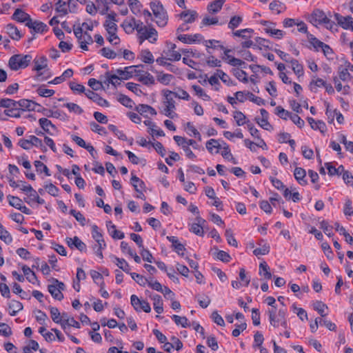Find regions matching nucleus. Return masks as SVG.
Listing matches in <instances>:
<instances>
[{"instance_id": "59", "label": "nucleus", "mask_w": 353, "mask_h": 353, "mask_svg": "<svg viewBox=\"0 0 353 353\" xmlns=\"http://www.w3.org/2000/svg\"><path fill=\"white\" fill-rule=\"evenodd\" d=\"M264 341L263 335L259 331L256 332L254 335V343L253 347L257 348L259 347L262 346V344Z\"/></svg>"}, {"instance_id": "15", "label": "nucleus", "mask_w": 353, "mask_h": 353, "mask_svg": "<svg viewBox=\"0 0 353 353\" xmlns=\"http://www.w3.org/2000/svg\"><path fill=\"white\" fill-rule=\"evenodd\" d=\"M12 19L18 22L25 23V24L27 22H30V21L32 19L28 13L25 12L20 8L15 10L12 15Z\"/></svg>"}, {"instance_id": "4", "label": "nucleus", "mask_w": 353, "mask_h": 353, "mask_svg": "<svg viewBox=\"0 0 353 353\" xmlns=\"http://www.w3.org/2000/svg\"><path fill=\"white\" fill-rule=\"evenodd\" d=\"M130 303L137 312L143 311L146 313H149L151 311L149 303L145 300L140 299L135 294H132L130 296Z\"/></svg>"}, {"instance_id": "26", "label": "nucleus", "mask_w": 353, "mask_h": 353, "mask_svg": "<svg viewBox=\"0 0 353 353\" xmlns=\"http://www.w3.org/2000/svg\"><path fill=\"white\" fill-rule=\"evenodd\" d=\"M259 274L260 276L264 277V279L266 280H269L272 278L270 267L265 261L260 263Z\"/></svg>"}, {"instance_id": "24", "label": "nucleus", "mask_w": 353, "mask_h": 353, "mask_svg": "<svg viewBox=\"0 0 353 353\" xmlns=\"http://www.w3.org/2000/svg\"><path fill=\"white\" fill-rule=\"evenodd\" d=\"M259 247L254 250L253 254L258 256L259 255H265L270 252V245L266 243L263 240H261L259 243Z\"/></svg>"}, {"instance_id": "22", "label": "nucleus", "mask_w": 353, "mask_h": 353, "mask_svg": "<svg viewBox=\"0 0 353 353\" xmlns=\"http://www.w3.org/2000/svg\"><path fill=\"white\" fill-rule=\"evenodd\" d=\"M9 204L15 208L21 210L22 212L26 214H30L31 210L28 208L23 203V200H8Z\"/></svg>"}, {"instance_id": "62", "label": "nucleus", "mask_w": 353, "mask_h": 353, "mask_svg": "<svg viewBox=\"0 0 353 353\" xmlns=\"http://www.w3.org/2000/svg\"><path fill=\"white\" fill-rule=\"evenodd\" d=\"M67 3L63 0H58L56 3V11L59 12L61 15H65L68 14V9L65 8Z\"/></svg>"}, {"instance_id": "6", "label": "nucleus", "mask_w": 353, "mask_h": 353, "mask_svg": "<svg viewBox=\"0 0 353 353\" xmlns=\"http://www.w3.org/2000/svg\"><path fill=\"white\" fill-rule=\"evenodd\" d=\"M310 22L314 25L330 23V19L327 17L323 11L319 9L314 10L310 17Z\"/></svg>"}, {"instance_id": "12", "label": "nucleus", "mask_w": 353, "mask_h": 353, "mask_svg": "<svg viewBox=\"0 0 353 353\" xmlns=\"http://www.w3.org/2000/svg\"><path fill=\"white\" fill-rule=\"evenodd\" d=\"M16 103H17L16 106H17L19 108V109L20 110V111H22V112L26 111V110H28V111L35 110L36 105H37V103H34V101H32L31 100L26 99H21L17 101H16Z\"/></svg>"}, {"instance_id": "17", "label": "nucleus", "mask_w": 353, "mask_h": 353, "mask_svg": "<svg viewBox=\"0 0 353 353\" xmlns=\"http://www.w3.org/2000/svg\"><path fill=\"white\" fill-rule=\"evenodd\" d=\"M131 183L138 193L137 195V198L142 199L143 197H145V195L142 192L144 183L139 177L136 176H132L131 178Z\"/></svg>"}, {"instance_id": "16", "label": "nucleus", "mask_w": 353, "mask_h": 353, "mask_svg": "<svg viewBox=\"0 0 353 353\" xmlns=\"http://www.w3.org/2000/svg\"><path fill=\"white\" fill-rule=\"evenodd\" d=\"M270 181L272 182L273 186L279 190L283 191V195L285 199L288 198L289 194L291 193V191L289 188H286L285 185L283 183V182L274 177H270Z\"/></svg>"}, {"instance_id": "58", "label": "nucleus", "mask_w": 353, "mask_h": 353, "mask_svg": "<svg viewBox=\"0 0 353 353\" xmlns=\"http://www.w3.org/2000/svg\"><path fill=\"white\" fill-rule=\"evenodd\" d=\"M4 114L8 117L19 118L21 117V111L17 106L6 109Z\"/></svg>"}, {"instance_id": "25", "label": "nucleus", "mask_w": 353, "mask_h": 353, "mask_svg": "<svg viewBox=\"0 0 353 353\" xmlns=\"http://www.w3.org/2000/svg\"><path fill=\"white\" fill-rule=\"evenodd\" d=\"M9 314L11 316H15L23 309V305L21 302L15 300H11L8 303Z\"/></svg>"}, {"instance_id": "31", "label": "nucleus", "mask_w": 353, "mask_h": 353, "mask_svg": "<svg viewBox=\"0 0 353 353\" xmlns=\"http://www.w3.org/2000/svg\"><path fill=\"white\" fill-rule=\"evenodd\" d=\"M32 267L39 268L42 273L45 275H48L50 272V269L48 263L45 261L40 262L39 258L34 259V265H33Z\"/></svg>"}, {"instance_id": "36", "label": "nucleus", "mask_w": 353, "mask_h": 353, "mask_svg": "<svg viewBox=\"0 0 353 353\" xmlns=\"http://www.w3.org/2000/svg\"><path fill=\"white\" fill-rule=\"evenodd\" d=\"M157 80L163 85H168L174 78L173 75L164 74L163 72H157Z\"/></svg>"}, {"instance_id": "48", "label": "nucleus", "mask_w": 353, "mask_h": 353, "mask_svg": "<svg viewBox=\"0 0 353 353\" xmlns=\"http://www.w3.org/2000/svg\"><path fill=\"white\" fill-rule=\"evenodd\" d=\"M106 248V243L105 241L101 242V245L96 243L93 246V250L95 253V254L101 259L103 258V250H104Z\"/></svg>"}, {"instance_id": "64", "label": "nucleus", "mask_w": 353, "mask_h": 353, "mask_svg": "<svg viewBox=\"0 0 353 353\" xmlns=\"http://www.w3.org/2000/svg\"><path fill=\"white\" fill-rule=\"evenodd\" d=\"M100 52L102 56L110 59H113L117 56V54L114 50L108 48H103L101 49Z\"/></svg>"}, {"instance_id": "19", "label": "nucleus", "mask_w": 353, "mask_h": 353, "mask_svg": "<svg viewBox=\"0 0 353 353\" xmlns=\"http://www.w3.org/2000/svg\"><path fill=\"white\" fill-rule=\"evenodd\" d=\"M107 228L110 235L115 239H123L125 236L124 233L121 231L117 230L116 225L111 221L107 222Z\"/></svg>"}, {"instance_id": "37", "label": "nucleus", "mask_w": 353, "mask_h": 353, "mask_svg": "<svg viewBox=\"0 0 353 353\" xmlns=\"http://www.w3.org/2000/svg\"><path fill=\"white\" fill-rule=\"evenodd\" d=\"M164 97L165 98V101H164L165 106L168 108H172L173 110L175 109V101L173 98L171 97L173 92L166 90H163Z\"/></svg>"}, {"instance_id": "41", "label": "nucleus", "mask_w": 353, "mask_h": 353, "mask_svg": "<svg viewBox=\"0 0 353 353\" xmlns=\"http://www.w3.org/2000/svg\"><path fill=\"white\" fill-rule=\"evenodd\" d=\"M171 318L174 321L176 325H181L182 327H188L190 325L188 320L185 316H181L174 314L171 316Z\"/></svg>"}, {"instance_id": "1", "label": "nucleus", "mask_w": 353, "mask_h": 353, "mask_svg": "<svg viewBox=\"0 0 353 353\" xmlns=\"http://www.w3.org/2000/svg\"><path fill=\"white\" fill-rule=\"evenodd\" d=\"M150 8L156 18V23L160 27H164L168 20L166 10L159 1H152L150 3Z\"/></svg>"}, {"instance_id": "7", "label": "nucleus", "mask_w": 353, "mask_h": 353, "mask_svg": "<svg viewBox=\"0 0 353 353\" xmlns=\"http://www.w3.org/2000/svg\"><path fill=\"white\" fill-rule=\"evenodd\" d=\"M139 34V39L140 44H141L145 39L150 40V39H152V41H150L151 43H154L157 40V31L154 28L148 29L145 26L143 28V32Z\"/></svg>"}, {"instance_id": "3", "label": "nucleus", "mask_w": 353, "mask_h": 353, "mask_svg": "<svg viewBox=\"0 0 353 353\" xmlns=\"http://www.w3.org/2000/svg\"><path fill=\"white\" fill-rule=\"evenodd\" d=\"M64 283L59 281L56 279H53L52 283L48 285V292L54 299L59 301H61L63 299L62 291L64 290Z\"/></svg>"}, {"instance_id": "38", "label": "nucleus", "mask_w": 353, "mask_h": 353, "mask_svg": "<svg viewBox=\"0 0 353 353\" xmlns=\"http://www.w3.org/2000/svg\"><path fill=\"white\" fill-rule=\"evenodd\" d=\"M289 63H291L292 70L298 77L303 75V67L296 59H291Z\"/></svg>"}, {"instance_id": "47", "label": "nucleus", "mask_w": 353, "mask_h": 353, "mask_svg": "<svg viewBox=\"0 0 353 353\" xmlns=\"http://www.w3.org/2000/svg\"><path fill=\"white\" fill-rule=\"evenodd\" d=\"M39 123L42 129L47 133H50L48 128L50 126L53 129L56 130V126L46 118H41L39 120Z\"/></svg>"}, {"instance_id": "50", "label": "nucleus", "mask_w": 353, "mask_h": 353, "mask_svg": "<svg viewBox=\"0 0 353 353\" xmlns=\"http://www.w3.org/2000/svg\"><path fill=\"white\" fill-rule=\"evenodd\" d=\"M129 274H130L132 279H134L141 286H145L148 281V279L137 273L130 272Z\"/></svg>"}, {"instance_id": "53", "label": "nucleus", "mask_w": 353, "mask_h": 353, "mask_svg": "<svg viewBox=\"0 0 353 353\" xmlns=\"http://www.w3.org/2000/svg\"><path fill=\"white\" fill-rule=\"evenodd\" d=\"M192 88L195 92L196 94L198 95L199 97L202 98L205 101H210V97L209 95H208L203 90V89L197 85H193L192 86Z\"/></svg>"}, {"instance_id": "34", "label": "nucleus", "mask_w": 353, "mask_h": 353, "mask_svg": "<svg viewBox=\"0 0 353 353\" xmlns=\"http://www.w3.org/2000/svg\"><path fill=\"white\" fill-rule=\"evenodd\" d=\"M91 234L96 243L101 245V242L105 241L100 229L96 225L92 226Z\"/></svg>"}, {"instance_id": "39", "label": "nucleus", "mask_w": 353, "mask_h": 353, "mask_svg": "<svg viewBox=\"0 0 353 353\" xmlns=\"http://www.w3.org/2000/svg\"><path fill=\"white\" fill-rule=\"evenodd\" d=\"M313 308L322 316L324 317L327 316V313L325 312V310L327 309V306L323 303L322 301H316L313 303Z\"/></svg>"}, {"instance_id": "35", "label": "nucleus", "mask_w": 353, "mask_h": 353, "mask_svg": "<svg viewBox=\"0 0 353 353\" xmlns=\"http://www.w3.org/2000/svg\"><path fill=\"white\" fill-rule=\"evenodd\" d=\"M276 307L274 306L268 311L270 324L274 327H278L279 325V319L276 316Z\"/></svg>"}, {"instance_id": "23", "label": "nucleus", "mask_w": 353, "mask_h": 353, "mask_svg": "<svg viewBox=\"0 0 353 353\" xmlns=\"http://www.w3.org/2000/svg\"><path fill=\"white\" fill-rule=\"evenodd\" d=\"M225 0H215L208 6V11L210 13L215 14L219 12L224 4Z\"/></svg>"}, {"instance_id": "32", "label": "nucleus", "mask_w": 353, "mask_h": 353, "mask_svg": "<svg viewBox=\"0 0 353 353\" xmlns=\"http://www.w3.org/2000/svg\"><path fill=\"white\" fill-rule=\"evenodd\" d=\"M136 110L141 114L149 112L152 115H156L157 111L152 106L146 104H139L136 107Z\"/></svg>"}, {"instance_id": "18", "label": "nucleus", "mask_w": 353, "mask_h": 353, "mask_svg": "<svg viewBox=\"0 0 353 353\" xmlns=\"http://www.w3.org/2000/svg\"><path fill=\"white\" fill-rule=\"evenodd\" d=\"M150 298L153 301V307L154 311L158 314H161L163 312V300L159 294H150Z\"/></svg>"}, {"instance_id": "13", "label": "nucleus", "mask_w": 353, "mask_h": 353, "mask_svg": "<svg viewBox=\"0 0 353 353\" xmlns=\"http://www.w3.org/2000/svg\"><path fill=\"white\" fill-rule=\"evenodd\" d=\"M66 243L70 248H77L81 252L86 250V245L77 236L66 238Z\"/></svg>"}, {"instance_id": "29", "label": "nucleus", "mask_w": 353, "mask_h": 353, "mask_svg": "<svg viewBox=\"0 0 353 353\" xmlns=\"http://www.w3.org/2000/svg\"><path fill=\"white\" fill-rule=\"evenodd\" d=\"M112 257L114 259V262L116 263V265L120 269H121L123 271L128 274L130 272V265L124 259H120L115 256H112Z\"/></svg>"}, {"instance_id": "28", "label": "nucleus", "mask_w": 353, "mask_h": 353, "mask_svg": "<svg viewBox=\"0 0 353 353\" xmlns=\"http://www.w3.org/2000/svg\"><path fill=\"white\" fill-rule=\"evenodd\" d=\"M294 175L295 179L299 183V184L303 185H305L307 181L305 179L306 176L305 170L301 168H296L294 170Z\"/></svg>"}, {"instance_id": "52", "label": "nucleus", "mask_w": 353, "mask_h": 353, "mask_svg": "<svg viewBox=\"0 0 353 353\" xmlns=\"http://www.w3.org/2000/svg\"><path fill=\"white\" fill-rule=\"evenodd\" d=\"M37 94L43 97H49L52 96L54 94V90H50L45 88V85H42L38 88L37 90Z\"/></svg>"}, {"instance_id": "40", "label": "nucleus", "mask_w": 353, "mask_h": 353, "mask_svg": "<svg viewBox=\"0 0 353 353\" xmlns=\"http://www.w3.org/2000/svg\"><path fill=\"white\" fill-rule=\"evenodd\" d=\"M50 316H51L52 320L54 323L60 324L61 325L62 323H63V320L61 318V313H60L59 310H58V308H57L55 307H50Z\"/></svg>"}, {"instance_id": "56", "label": "nucleus", "mask_w": 353, "mask_h": 353, "mask_svg": "<svg viewBox=\"0 0 353 353\" xmlns=\"http://www.w3.org/2000/svg\"><path fill=\"white\" fill-rule=\"evenodd\" d=\"M216 75L220 79L228 85H234L230 77L221 70H216Z\"/></svg>"}, {"instance_id": "30", "label": "nucleus", "mask_w": 353, "mask_h": 353, "mask_svg": "<svg viewBox=\"0 0 353 353\" xmlns=\"http://www.w3.org/2000/svg\"><path fill=\"white\" fill-rule=\"evenodd\" d=\"M197 13L194 10L183 11L180 14V17L185 19V22L192 23L195 21Z\"/></svg>"}, {"instance_id": "11", "label": "nucleus", "mask_w": 353, "mask_h": 353, "mask_svg": "<svg viewBox=\"0 0 353 353\" xmlns=\"http://www.w3.org/2000/svg\"><path fill=\"white\" fill-rule=\"evenodd\" d=\"M143 67V65H132L125 67L124 69L116 70V73L120 76L122 79L127 80L130 79L134 75V72H136L135 68Z\"/></svg>"}, {"instance_id": "51", "label": "nucleus", "mask_w": 353, "mask_h": 353, "mask_svg": "<svg viewBox=\"0 0 353 353\" xmlns=\"http://www.w3.org/2000/svg\"><path fill=\"white\" fill-rule=\"evenodd\" d=\"M118 101L124 106L126 108H132L133 106V101L132 100L129 98L128 96L120 94L118 97Z\"/></svg>"}, {"instance_id": "43", "label": "nucleus", "mask_w": 353, "mask_h": 353, "mask_svg": "<svg viewBox=\"0 0 353 353\" xmlns=\"http://www.w3.org/2000/svg\"><path fill=\"white\" fill-rule=\"evenodd\" d=\"M22 185L21 190L25 192L28 196H33L34 199H40L37 192L30 186L26 185V183L23 181H20Z\"/></svg>"}, {"instance_id": "14", "label": "nucleus", "mask_w": 353, "mask_h": 353, "mask_svg": "<svg viewBox=\"0 0 353 353\" xmlns=\"http://www.w3.org/2000/svg\"><path fill=\"white\" fill-rule=\"evenodd\" d=\"M85 94L88 99L92 100L94 102H96L99 105L105 107L109 106V103L107 100L103 99L97 93L94 92L92 90H86Z\"/></svg>"}, {"instance_id": "21", "label": "nucleus", "mask_w": 353, "mask_h": 353, "mask_svg": "<svg viewBox=\"0 0 353 353\" xmlns=\"http://www.w3.org/2000/svg\"><path fill=\"white\" fill-rule=\"evenodd\" d=\"M307 120L313 130H319L323 134L326 131V125L323 121L320 120L315 121L312 117H307Z\"/></svg>"}, {"instance_id": "55", "label": "nucleus", "mask_w": 353, "mask_h": 353, "mask_svg": "<svg viewBox=\"0 0 353 353\" xmlns=\"http://www.w3.org/2000/svg\"><path fill=\"white\" fill-rule=\"evenodd\" d=\"M234 119H235L236 124L239 126L247 123V122L245 121L246 117L241 111L236 110L234 112Z\"/></svg>"}, {"instance_id": "33", "label": "nucleus", "mask_w": 353, "mask_h": 353, "mask_svg": "<svg viewBox=\"0 0 353 353\" xmlns=\"http://www.w3.org/2000/svg\"><path fill=\"white\" fill-rule=\"evenodd\" d=\"M34 70L39 72L40 70L47 68V58L45 56L40 57L38 59L34 60Z\"/></svg>"}, {"instance_id": "57", "label": "nucleus", "mask_w": 353, "mask_h": 353, "mask_svg": "<svg viewBox=\"0 0 353 353\" xmlns=\"http://www.w3.org/2000/svg\"><path fill=\"white\" fill-rule=\"evenodd\" d=\"M156 61H157V63H159L161 65H163V66L168 67V70L170 71L174 72V73H176V71L178 70V68L175 65H172V64H171L170 63L166 62L165 61V58H163L162 57L157 58L156 59Z\"/></svg>"}, {"instance_id": "63", "label": "nucleus", "mask_w": 353, "mask_h": 353, "mask_svg": "<svg viewBox=\"0 0 353 353\" xmlns=\"http://www.w3.org/2000/svg\"><path fill=\"white\" fill-rule=\"evenodd\" d=\"M307 39H309L310 43L312 45V46L316 50H318L319 48H321L323 45L324 44L323 42L319 41L313 34L310 33H307Z\"/></svg>"}, {"instance_id": "27", "label": "nucleus", "mask_w": 353, "mask_h": 353, "mask_svg": "<svg viewBox=\"0 0 353 353\" xmlns=\"http://www.w3.org/2000/svg\"><path fill=\"white\" fill-rule=\"evenodd\" d=\"M69 327H76V328H80L81 326H80V323L78 321H77L72 317V318L64 319L63 320L61 327L65 331V332L66 334H68L67 333V329Z\"/></svg>"}, {"instance_id": "8", "label": "nucleus", "mask_w": 353, "mask_h": 353, "mask_svg": "<svg viewBox=\"0 0 353 353\" xmlns=\"http://www.w3.org/2000/svg\"><path fill=\"white\" fill-rule=\"evenodd\" d=\"M334 18L338 24L343 29L353 28V18L351 16L343 17L339 13L334 14Z\"/></svg>"}, {"instance_id": "2", "label": "nucleus", "mask_w": 353, "mask_h": 353, "mask_svg": "<svg viewBox=\"0 0 353 353\" xmlns=\"http://www.w3.org/2000/svg\"><path fill=\"white\" fill-rule=\"evenodd\" d=\"M32 57L30 54H17L12 56L8 61V65L12 70L17 71L27 68Z\"/></svg>"}, {"instance_id": "45", "label": "nucleus", "mask_w": 353, "mask_h": 353, "mask_svg": "<svg viewBox=\"0 0 353 353\" xmlns=\"http://www.w3.org/2000/svg\"><path fill=\"white\" fill-rule=\"evenodd\" d=\"M199 305L203 308H206L210 304L211 300L208 295L198 294L196 296Z\"/></svg>"}, {"instance_id": "9", "label": "nucleus", "mask_w": 353, "mask_h": 353, "mask_svg": "<svg viewBox=\"0 0 353 353\" xmlns=\"http://www.w3.org/2000/svg\"><path fill=\"white\" fill-rule=\"evenodd\" d=\"M26 26L32 30V32L36 33H43L48 30V27L46 23L39 21H32L26 23Z\"/></svg>"}, {"instance_id": "5", "label": "nucleus", "mask_w": 353, "mask_h": 353, "mask_svg": "<svg viewBox=\"0 0 353 353\" xmlns=\"http://www.w3.org/2000/svg\"><path fill=\"white\" fill-rule=\"evenodd\" d=\"M206 221L203 219L201 216H196L195 222L188 224L190 232L199 236H203V227Z\"/></svg>"}, {"instance_id": "46", "label": "nucleus", "mask_w": 353, "mask_h": 353, "mask_svg": "<svg viewBox=\"0 0 353 353\" xmlns=\"http://www.w3.org/2000/svg\"><path fill=\"white\" fill-rule=\"evenodd\" d=\"M108 83H111L114 86L121 84V78L117 74H110L109 72L105 73Z\"/></svg>"}, {"instance_id": "49", "label": "nucleus", "mask_w": 353, "mask_h": 353, "mask_svg": "<svg viewBox=\"0 0 353 353\" xmlns=\"http://www.w3.org/2000/svg\"><path fill=\"white\" fill-rule=\"evenodd\" d=\"M141 60L145 63H152L154 62V57L149 50H143L141 52Z\"/></svg>"}, {"instance_id": "61", "label": "nucleus", "mask_w": 353, "mask_h": 353, "mask_svg": "<svg viewBox=\"0 0 353 353\" xmlns=\"http://www.w3.org/2000/svg\"><path fill=\"white\" fill-rule=\"evenodd\" d=\"M140 254L143 259V261H145L148 263H152L153 262V256L150 252L143 247V248H140Z\"/></svg>"}, {"instance_id": "10", "label": "nucleus", "mask_w": 353, "mask_h": 353, "mask_svg": "<svg viewBox=\"0 0 353 353\" xmlns=\"http://www.w3.org/2000/svg\"><path fill=\"white\" fill-rule=\"evenodd\" d=\"M205 46L206 47V50L208 53L212 54L210 49H217L220 48L221 50H224L225 55L229 58L230 55H228V52H230V50L225 49V47L222 45H220V41L215 39H210L204 41Z\"/></svg>"}, {"instance_id": "20", "label": "nucleus", "mask_w": 353, "mask_h": 353, "mask_svg": "<svg viewBox=\"0 0 353 353\" xmlns=\"http://www.w3.org/2000/svg\"><path fill=\"white\" fill-rule=\"evenodd\" d=\"M6 32L14 40L18 41L22 37V34L18 28L13 24L9 23L6 26Z\"/></svg>"}, {"instance_id": "42", "label": "nucleus", "mask_w": 353, "mask_h": 353, "mask_svg": "<svg viewBox=\"0 0 353 353\" xmlns=\"http://www.w3.org/2000/svg\"><path fill=\"white\" fill-rule=\"evenodd\" d=\"M222 147L223 145L220 144L219 140L216 139H212L206 143V148L210 153H212L213 148H216V153H219V150L222 148Z\"/></svg>"}, {"instance_id": "44", "label": "nucleus", "mask_w": 353, "mask_h": 353, "mask_svg": "<svg viewBox=\"0 0 353 353\" xmlns=\"http://www.w3.org/2000/svg\"><path fill=\"white\" fill-rule=\"evenodd\" d=\"M139 81L144 85H150L154 84V78L148 72H145L143 75L139 77Z\"/></svg>"}, {"instance_id": "54", "label": "nucleus", "mask_w": 353, "mask_h": 353, "mask_svg": "<svg viewBox=\"0 0 353 353\" xmlns=\"http://www.w3.org/2000/svg\"><path fill=\"white\" fill-rule=\"evenodd\" d=\"M275 114L284 120H287L288 117L290 118V116L292 115L291 112L285 110L280 105L275 108Z\"/></svg>"}, {"instance_id": "60", "label": "nucleus", "mask_w": 353, "mask_h": 353, "mask_svg": "<svg viewBox=\"0 0 353 353\" xmlns=\"http://www.w3.org/2000/svg\"><path fill=\"white\" fill-rule=\"evenodd\" d=\"M129 6L134 14H138L141 11V4L138 0H129Z\"/></svg>"}]
</instances>
